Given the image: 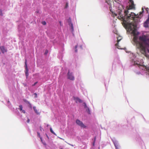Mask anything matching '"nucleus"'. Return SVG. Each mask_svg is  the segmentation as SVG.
Listing matches in <instances>:
<instances>
[{
  "instance_id": "nucleus-1",
  "label": "nucleus",
  "mask_w": 149,
  "mask_h": 149,
  "mask_svg": "<svg viewBox=\"0 0 149 149\" xmlns=\"http://www.w3.org/2000/svg\"><path fill=\"white\" fill-rule=\"evenodd\" d=\"M134 35L133 44L139 49L141 52L149 59V34L142 35L139 37V32H136L135 30L131 31ZM132 62L134 65H137L140 71L137 72V74H148L149 75V69L143 65V60L140 59L138 57V54L132 53L131 54Z\"/></svg>"
},
{
  "instance_id": "nucleus-2",
  "label": "nucleus",
  "mask_w": 149,
  "mask_h": 149,
  "mask_svg": "<svg viewBox=\"0 0 149 149\" xmlns=\"http://www.w3.org/2000/svg\"><path fill=\"white\" fill-rule=\"evenodd\" d=\"M76 123L77 125L79 126L82 128H84L86 127V126L83 123L78 119L76 120Z\"/></svg>"
},
{
  "instance_id": "nucleus-3",
  "label": "nucleus",
  "mask_w": 149,
  "mask_h": 149,
  "mask_svg": "<svg viewBox=\"0 0 149 149\" xmlns=\"http://www.w3.org/2000/svg\"><path fill=\"white\" fill-rule=\"evenodd\" d=\"M27 59L26 58H25V67L26 70L25 71V72L26 76V78H27L28 77V67L27 65Z\"/></svg>"
},
{
  "instance_id": "nucleus-4",
  "label": "nucleus",
  "mask_w": 149,
  "mask_h": 149,
  "mask_svg": "<svg viewBox=\"0 0 149 149\" xmlns=\"http://www.w3.org/2000/svg\"><path fill=\"white\" fill-rule=\"evenodd\" d=\"M68 78L71 80H74V78L72 74V73L70 72L69 71H68Z\"/></svg>"
},
{
  "instance_id": "nucleus-5",
  "label": "nucleus",
  "mask_w": 149,
  "mask_h": 149,
  "mask_svg": "<svg viewBox=\"0 0 149 149\" xmlns=\"http://www.w3.org/2000/svg\"><path fill=\"white\" fill-rule=\"evenodd\" d=\"M0 50L3 54H4L5 52H6L7 51V49L3 46H0Z\"/></svg>"
},
{
  "instance_id": "nucleus-6",
  "label": "nucleus",
  "mask_w": 149,
  "mask_h": 149,
  "mask_svg": "<svg viewBox=\"0 0 149 149\" xmlns=\"http://www.w3.org/2000/svg\"><path fill=\"white\" fill-rule=\"evenodd\" d=\"M144 26L146 28L149 27V15H148V18L144 23Z\"/></svg>"
},
{
  "instance_id": "nucleus-7",
  "label": "nucleus",
  "mask_w": 149,
  "mask_h": 149,
  "mask_svg": "<svg viewBox=\"0 0 149 149\" xmlns=\"http://www.w3.org/2000/svg\"><path fill=\"white\" fill-rule=\"evenodd\" d=\"M19 108L18 109L22 113H25L26 111L24 110L23 109V107L22 105H19Z\"/></svg>"
},
{
  "instance_id": "nucleus-8",
  "label": "nucleus",
  "mask_w": 149,
  "mask_h": 149,
  "mask_svg": "<svg viewBox=\"0 0 149 149\" xmlns=\"http://www.w3.org/2000/svg\"><path fill=\"white\" fill-rule=\"evenodd\" d=\"M113 141L116 147V149H119L118 148V144L117 141L116 140H113Z\"/></svg>"
},
{
  "instance_id": "nucleus-9",
  "label": "nucleus",
  "mask_w": 149,
  "mask_h": 149,
  "mask_svg": "<svg viewBox=\"0 0 149 149\" xmlns=\"http://www.w3.org/2000/svg\"><path fill=\"white\" fill-rule=\"evenodd\" d=\"M73 98L75 102L77 103H81L82 102L81 100L77 97H74Z\"/></svg>"
},
{
  "instance_id": "nucleus-10",
  "label": "nucleus",
  "mask_w": 149,
  "mask_h": 149,
  "mask_svg": "<svg viewBox=\"0 0 149 149\" xmlns=\"http://www.w3.org/2000/svg\"><path fill=\"white\" fill-rule=\"evenodd\" d=\"M6 101L7 102V106L10 109H11L12 108V105L10 102V101H9V99H6Z\"/></svg>"
},
{
  "instance_id": "nucleus-11",
  "label": "nucleus",
  "mask_w": 149,
  "mask_h": 149,
  "mask_svg": "<svg viewBox=\"0 0 149 149\" xmlns=\"http://www.w3.org/2000/svg\"><path fill=\"white\" fill-rule=\"evenodd\" d=\"M35 113L38 115H40V112H39L36 109V107L35 106H34L33 107Z\"/></svg>"
},
{
  "instance_id": "nucleus-12",
  "label": "nucleus",
  "mask_w": 149,
  "mask_h": 149,
  "mask_svg": "<svg viewBox=\"0 0 149 149\" xmlns=\"http://www.w3.org/2000/svg\"><path fill=\"white\" fill-rule=\"evenodd\" d=\"M50 131L52 133L54 134V135L56 136H57L56 134L54 132L53 130L52 129V127H50Z\"/></svg>"
},
{
  "instance_id": "nucleus-13",
  "label": "nucleus",
  "mask_w": 149,
  "mask_h": 149,
  "mask_svg": "<svg viewBox=\"0 0 149 149\" xmlns=\"http://www.w3.org/2000/svg\"><path fill=\"white\" fill-rule=\"evenodd\" d=\"M117 40H118V42L119 41H120L122 39V37L120 36H118L117 37Z\"/></svg>"
},
{
  "instance_id": "nucleus-14",
  "label": "nucleus",
  "mask_w": 149,
  "mask_h": 149,
  "mask_svg": "<svg viewBox=\"0 0 149 149\" xmlns=\"http://www.w3.org/2000/svg\"><path fill=\"white\" fill-rule=\"evenodd\" d=\"M2 11V10L0 9V15L1 16L3 15V13Z\"/></svg>"
},
{
  "instance_id": "nucleus-15",
  "label": "nucleus",
  "mask_w": 149,
  "mask_h": 149,
  "mask_svg": "<svg viewBox=\"0 0 149 149\" xmlns=\"http://www.w3.org/2000/svg\"><path fill=\"white\" fill-rule=\"evenodd\" d=\"M37 134H38V136L40 138V139H41V141H42V138L40 136V133L39 132H38Z\"/></svg>"
},
{
  "instance_id": "nucleus-16",
  "label": "nucleus",
  "mask_w": 149,
  "mask_h": 149,
  "mask_svg": "<svg viewBox=\"0 0 149 149\" xmlns=\"http://www.w3.org/2000/svg\"><path fill=\"white\" fill-rule=\"evenodd\" d=\"M29 108L30 109H32V105L29 102Z\"/></svg>"
},
{
  "instance_id": "nucleus-17",
  "label": "nucleus",
  "mask_w": 149,
  "mask_h": 149,
  "mask_svg": "<svg viewBox=\"0 0 149 149\" xmlns=\"http://www.w3.org/2000/svg\"><path fill=\"white\" fill-rule=\"evenodd\" d=\"M18 30L19 31H20L22 30V29H21V26L20 25L18 26Z\"/></svg>"
},
{
  "instance_id": "nucleus-18",
  "label": "nucleus",
  "mask_w": 149,
  "mask_h": 149,
  "mask_svg": "<svg viewBox=\"0 0 149 149\" xmlns=\"http://www.w3.org/2000/svg\"><path fill=\"white\" fill-rule=\"evenodd\" d=\"M71 27L72 30L73 31V25L72 24V23H71Z\"/></svg>"
},
{
  "instance_id": "nucleus-19",
  "label": "nucleus",
  "mask_w": 149,
  "mask_h": 149,
  "mask_svg": "<svg viewBox=\"0 0 149 149\" xmlns=\"http://www.w3.org/2000/svg\"><path fill=\"white\" fill-rule=\"evenodd\" d=\"M77 45H76L75 47V52H77Z\"/></svg>"
},
{
  "instance_id": "nucleus-20",
  "label": "nucleus",
  "mask_w": 149,
  "mask_h": 149,
  "mask_svg": "<svg viewBox=\"0 0 149 149\" xmlns=\"http://www.w3.org/2000/svg\"><path fill=\"white\" fill-rule=\"evenodd\" d=\"M23 101L24 102H25L26 103H27V102H28H28L27 101V100H26V99H23Z\"/></svg>"
},
{
  "instance_id": "nucleus-21",
  "label": "nucleus",
  "mask_w": 149,
  "mask_h": 149,
  "mask_svg": "<svg viewBox=\"0 0 149 149\" xmlns=\"http://www.w3.org/2000/svg\"><path fill=\"white\" fill-rule=\"evenodd\" d=\"M42 24L43 25H45L46 24V22L45 21H43V22H42Z\"/></svg>"
},
{
  "instance_id": "nucleus-22",
  "label": "nucleus",
  "mask_w": 149,
  "mask_h": 149,
  "mask_svg": "<svg viewBox=\"0 0 149 149\" xmlns=\"http://www.w3.org/2000/svg\"><path fill=\"white\" fill-rule=\"evenodd\" d=\"M84 107L85 108H88H88L87 107L86 103H84Z\"/></svg>"
},
{
  "instance_id": "nucleus-23",
  "label": "nucleus",
  "mask_w": 149,
  "mask_h": 149,
  "mask_svg": "<svg viewBox=\"0 0 149 149\" xmlns=\"http://www.w3.org/2000/svg\"><path fill=\"white\" fill-rule=\"evenodd\" d=\"M34 95H35V97L37 98V94L36 93H34Z\"/></svg>"
},
{
  "instance_id": "nucleus-24",
  "label": "nucleus",
  "mask_w": 149,
  "mask_h": 149,
  "mask_svg": "<svg viewBox=\"0 0 149 149\" xmlns=\"http://www.w3.org/2000/svg\"><path fill=\"white\" fill-rule=\"evenodd\" d=\"M114 33H115L116 34H117V31H113Z\"/></svg>"
},
{
  "instance_id": "nucleus-25",
  "label": "nucleus",
  "mask_w": 149,
  "mask_h": 149,
  "mask_svg": "<svg viewBox=\"0 0 149 149\" xmlns=\"http://www.w3.org/2000/svg\"><path fill=\"white\" fill-rule=\"evenodd\" d=\"M95 140H96V138H95V139H94V142L93 143V145H94V144H95Z\"/></svg>"
},
{
  "instance_id": "nucleus-26",
  "label": "nucleus",
  "mask_w": 149,
  "mask_h": 149,
  "mask_svg": "<svg viewBox=\"0 0 149 149\" xmlns=\"http://www.w3.org/2000/svg\"><path fill=\"white\" fill-rule=\"evenodd\" d=\"M118 44H116V46L119 49H120V48L119 47H118Z\"/></svg>"
},
{
  "instance_id": "nucleus-27",
  "label": "nucleus",
  "mask_w": 149,
  "mask_h": 149,
  "mask_svg": "<svg viewBox=\"0 0 149 149\" xmlns=\"http://www.w3.org/2000/svg\"><path fill=\"white\" fill-rule=\"evenodd\" d=\"M68 144L69 145L71 146H73V147L74 146V145H72V144H70L69 143H68Z\"/></svg>"
},
{
  "instance_id": "nucleus-28",
  "label": "nucleus",
  "mask_w": 149,
  "mask_h": 149,
  "mask_svg": "<svg viewBox=\"0 0 149 149\" xmlns=\"http://www.w3.org/2000/svg\"><path fill=\"white\" fill-rule=\"evenodd\" d=\"M40 130L42 131V128L41 126L40 127Z\"/></svg>"
},
{
  "instance_id": "nucleus-29",
  "label": "nucleus",
  "mask_w": 149,
  "mask_h": 149,
  "mask_svg": "<svg viewBox=\"0 0 149 149\" xmlns=\"http://www.w3.org/2000/svg\"><path fill=\"white\" fill-rule=\"evenodd\" d=\"M57 137H58V138H60V139H63V140H64V139H62V138H61V137H58V136Z\"/></svg>"
},
{
  "instance_id": "nucleus-30",
  "label": "nucleus",
  "mask_w": 149,
  "mask_h": 149,
  "mask_svg": "<svg viewBox=\"0 0 149 149\" xmlns=\"http://www.w3.org/2000/svg\"><path fill=\"white\" fill-rule=\"evenodd\" d=\"M47 53H48V51H47H47H46V52H45V54H47Z\"/></svg>"
},
{
  "instance_id": "nucleus-31",
  "label": "nucleus",
  "mask_w": 149,
  "mask_h": 149,
  "mask_svg": "<svg viewBox=\"0 0 149 149\" xmlns=\"http://www.w3.org/2000/svg\"><path fill=\"white\" fill-rule=\"evenodd\" d=\"M27 120L26 121L27 123H28V117H27Z\"/></svg>"
},
{
  "instance_id": "nucleus-32",
  "label": "nucleus",
  "mask_w": 149,
  "mask_h": 149,
  "mask_svg": "<svg viewBox=\"0 0 149 149\" xmlns=\"http://www.w3.org/2000/svg\"><path fill=\"white\" fill-rule=\"evenodd\" d=\"M37 83V82H35L33 85V86L35 85Z\"/></svg>"
},
{
  "instance_id": "nucleus-33",
  "label": "nucleus",
  "mask_w": 149,
  "mask_h": 149,
  "mask_svg": "<svg viewBox=\"0 0 149 149\" xmlns=\"http://www.w3.org/2000/svg\"><path fill=\"white\" fill-rule=\"evenodd\" d=\"M24 85L25 86L26 85V84L24 83Z\"/></svg>"
},
{
  "instance_id": "nucleus-34",
  "label": "nucleus",
  "mask_w": 149,
  "mask_h": 149,
  "mask_svg": "<svg viewBox=\"0 0 149 149\" xmlns=\"http://www.w3.org/2000/svg\"><path fill=\"white\" fill-rule=\"evenodd\" d=\"M22 28V30H24L25 29V28H24V27H23Z\"/></svg>"
},
{
  "instance_id": "nucleus-35",
  "label": "nucleus",
  "mask_w": 149,
  "mask_h": 149,
  "mask_svg": "<svg viewBox=\"0 0 149 149\" xmlns=\"http://www.w3.org/2000/svg\"><path fill=\"white\" fill-rule=\"evenodd\" d=\"M60 22V25H61V22L60 21V22Z\"/></svg>"
},
{
  "instance_id": "nucleus-36",
  "label": "nucleus",
  "mask_w": 149,
  "mask_h": 149,
  "mask_svg": "<svg viewBox=\"0 0 149 149\" xmlns=\"http://www.w3.org/2000/svg\"><path fill=\"white\" fill-rule=\"evenodd\" d=\"M49 126V124H47V127H48V126Z\"/></svg>"
},
{
  "instance_id": "nucleus-37",
  "label": "nucleus",
  "mask_w": 149,
  "mask_h": 149,
  "mask_svg": "<svg viewBox=\"0 0 149 149\" xmlns=\"http://www.w3.org/2000/svg\"><path fill=\"white\" fill-rule=\"evenodd\" d=\"M43 144H44V145H46V143H43Z\"/></svg>"
},
{
  "instance_id": "nucleus-38",
  "label": "nucleus",
  "mask_w": 149,
  "mask_h": 149,
  "mask_svg": "<svg viewBox=\"0 0 149 149\" xmlns=\"http://www.w3.org/2000/svg\"><path fill=\"white\" fill-rule=\"evenodd\" d=\"M28 121H29V119Z\"/></svg>"
},
{
  "instance_id": "nucleus-39",
  "label": "nucleus",
  "mask_w": 149,
  "mask_h": 149,
  "mask_svg": "<svg viewBox=\"0 0 149 149\" xmlns=\"http://www.w3.org/2000/svg\"><path fill=\"white\" fill-rule=\"evenodd\" d=\"M80 47L81 48H82V47L81 46Z\"/></svg>"
}]
</instances>
